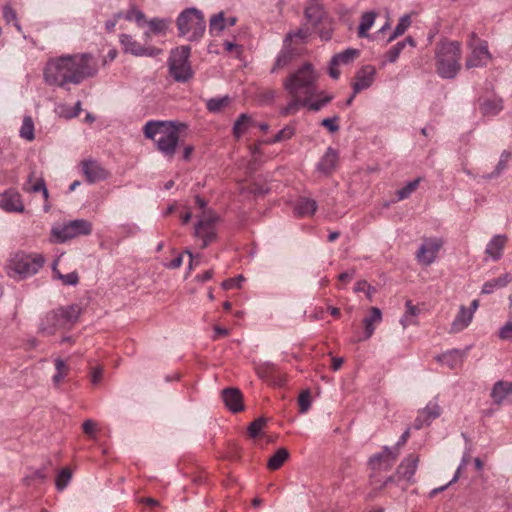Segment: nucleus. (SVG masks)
Instances as JSON below:
<instances>
[{"label":"nucleus","mask_w":512,"mask_h":512,"mask_svg":"<svg viewBox=\"0 0 512 512\" xmlns=\"http://www.w3.org/2000/svg\"><path fill=\"white\" fill-rule=\"evenodd\" d=\"M98 67L89 53L63 54L50 58L43 69L46 84L64 88L96 75Z\"/></svg>","instance_id":"obj_1"},{"label":"nucleus","mask_w":512,"mask_h":512,"mask_svg":"<svg viewBox=\"0 0 512 512\" xmlns=\"http://www.w3.org/2000/svg\"><path fill=\"white\" fill-rule=\"evenodd\" d=\"M187 128L186 124L178 121H148L143 133L151 139L157 149L167 157H172L176 151L179 134Z\"/></svg>","instance_id":"obj_2"},{"label":"nucleus","mask_w":512,"mask_h":512,"mask_svg":"<svg viewBox=\"0 0 512 512\" xmlns=\"http://www.w3.org/2000/svg\"><path fill=\"white\" fill-rule=\"evenodd\" d=\"M318 74L310 63H305L290 73L283 81V88L290 97L312 99Z\"/></svg>","instance_id":"obj_3"},{"label":"nucleus","mask_w":512,"mask_h":512,"mask_svg":"<svg viewBox=\"0 0 512 512\" xmlns=\"http://www.w3.org/2000/svg\"><path fill=\"white\" fill-rule=\"evenodd\" d=\"M461 44L457 41L442 42L436 51V68L442 78H454L461 68Z\"/></svg>","instance_id":"obj_4"},{"label":"nucleus","mask_w":512,"mask_h":512,"mask_svg":"<svg viewBox=\"0 0 512 512\" xmlns=\"http://www.w3.org/2000/svg\"><path fill=\"white\" fill-rule=\"evenodd\" d=\"M44 263L45 258L41 254L17 252L9 258L6 271L8 276L22 280L36 274Z\"/></svg>","instance_id":"obj_5"},{"label":"nucleus","mask_w":512,"mask_h":512,"mask_svg":"<svg viewBox=\"0 0 512 512\" xmlns=\"http://www.w3.org/2000/svg\"><path fill=\"white\" fill-rule=\"evenodd\" d=\"M177 26L180 34L188 40L202 37L206 27L203 14L195 8L184 10L177 19Z\"/></svg>","instance_id":"obj_6"},{"label":"nucleus","mask_w":512,"mask_h":512,"mask_svg":"<svg viewBox=\"0 0 512 512\" xmlns=\"http://www.w3.org/2000/svg\"><path fill=\"white\" fill-rule=\"evenodd\" d=\"M467 47L470 50L465 62L468 69L486 66L492 60L487 41L481 39L475 32L469 34Z\"/></svg>","instance_id":"obj_7"},{"label":"nucleus","mask_w":512,"mask_h":512,"mask_svg":"<svg viewBox=\"0 0 512 512\" xmlns=\"http://www.w3.org/2000/svg\"><path fill=\"white\" fill-rule=\"evenodd\" d=\"M92 232L91 222L85 219H76L64 224L53 226L51 235L55 242L63 243L81 235H90Z\"/></svg>","instance_id":"obj_8"},{"label":"nucleus","mask_w":512,"mask_h":512,"mask_svg":"<svg viewBox=\"0 0 512 512\" xmlns=\"http://www.w3.org/2000/svg\"><path fill=\"white\" fill-rule=\"evenodd\" d=\"M190 48L181 46L171 52L169 70L172 77L178 82H185L192 77L189 64Z\"/></svg>","instance_id":"obj_9"},{"label":"nucleus","mask_w":512,"mask_h":512,"mask_svg":"<svg viewBox=\"0 0 512 512\" xmlns=\"http://www.w3.org/2000/svg\"><path fill=\"white\" fill-rule=\"evenodd\" d=\"M218 220V216L212 211L202 212L201 218L196 223L194 231L195 238L202 241L201 248H206L216 240V224Z\"/></svg>","instance_id":"obj_10"},{"label":"nucleus","mask_w":512,"mask_h":512,"mask_svg":"<svg viewBox=\"0 0 512 512\" xmlns=\"http://www.w3.org/2000/svg\"><path fill=\"white\" fill-rule=\"evenodd\" d=\"M444 245L441 237H426L422 239L416 253V261L423 266L432 265L438 258V254Z\"/></svg>","instance_id":"obj_11"},{"label":"nucleus","mask_w":512,"mask_h":512,"mask_svg":"<svg viewBox=\"0 0 512 512\" xmlns=\"http://www.w3.org/2000/svg\"><path fill=\"white\" fill-rule=\"evenodd\" d=\"M148 40L145 39V43L141 44L136 41L131 35L122 34L120 36V43L123 46L125 53H130L134 56H155L160 51L147 44Z\"/></svg>","instance_id":"obj_12"},{"label":"nucleus","mask_w":512,"mask_h":512,"mask_svg":"<svg viewBox=\"0 0 512 512\" xmlns=\"http://www.w3.org/2000/svg\"><path fill=\"white\" fill-rule=\"evenodd\" d=\"M479 307V301L477 299L473 300L470 304V307L460 306L459 310L453 319L450 331L452 333H459L465 330L472 322L475 312Z\"/></svg>","instance_id":"obj_13"},{"label":"nucleus","mask_w":512,"mask_h":512,"mask_svg":"<svg viewBox=\"0 0 512 512\" xmlns=\"http://www.w3.org/2000/svg\"><path fill=\"white\" fill-rule=\"evenodd\" d=\"M442 408L437 398L432 399L427 405L418 411V415L414 421V428L421 429L424 426H429L435 419L440 417Z\"/></svg>","instance_id":"obj_14"},{"label":"nucleus","mask_w":512,"mask_h":512,"mask_svg":"<svg viewBox=\"0 0 512 512\" xmlns=\"http://www.w3.org/2000/svg\"><path fill=\"white\" fill-rule=\"evenodd\" d=\"M0 208L9 213L25 212L21 195L12 189L0 193Z\"/></svg>","instance_id":"obj_15"},{"label":"nucleus","mask_w":512,"mask_h":512,"mask_svg":"<svg viewBox=\"0 0 512 512\" xmlns=\"http://www.w3.org/2000/svg\"><path fill=\"white\" fill-rule=\"evenodd\" d=\"M82 172L88 183L102 181L109 174L101 162H82Z\"/></svg>","instance_id":"obj_16"},{"label":"nucleus","mask_w":512,"mask_h":512,"mask_svg":"<svg viewBox=\"0 0 512 512\" xmlns=\"http://www.w3.org/2000/svg\"><path fill=\"white\" fill-rule=\"evenodd\" d=\"M507 242H508V237L506 235H504V234L494 235L486 245V248H485L486 256L493 261L499 260L503 255V251H504V248H505Z\"/></svg>","instance_id":"obj_17"},{"label":"nucleus","mask_w":512,"mask_h":512,"mask_svg":"<svg viewBox=\"0 0 512 512\" xmlns=\"http://www.w3.org/2000/svg\"><path fill=\"white\" fill-rule=\"evenodd\" d=\"M376 70L371 65L362 67L355 76V82L353 83L354 94H357L361 90H364L371 86L374 81Z\"/></svg>","instance_id":"obj_18"},{"label":"nucleus","mask_w":512,"mask_h":512,"mask_svg":"<svg viewBox=\"0 0 512 512\" xmlns=\"http://www.w3.org/2000/svg\"><path fill=\"white\" fill-rule=\"evenodd\" d=\"M419 457L417 455H408L404 458L397 468L399 478L412 482L413 476L417 470Z\"/></svg>","instance_id":"obj_19"},{"label":"nucleus","mask_w":512,"mask_h":512,"mask_svg":"<svg viewBox=\"0 0 512 512\" xmlns=\"http://www.w3.org/2000/svg\"><path fill=\"white\" fill-rule=\"evenodd\" d=\"M222 398L225 406L236 413L243 410V397L240 390L236 388H227L222 392Z\"/></svg>","instance_id":"obj_20"},{"label":"nucleus","mask_w":512,"mask_h":512,"mask_svg":"<svg viewBox=\"0 0 512 512\" xmlns=\"http://www.w3.org/2000/svg\"><path fill=\"white\" fill-rule=\"evenodd\" d=\"M396 458L397 454L394 453L391 449L385 447L381 453L376 454L370 458V464L374 469L387 470L391 468Z\"/></svg>","instance_id":"obj_21"},{"label":"nucleus","mask_w":512,"mask_h":512,"mask_svg":"<svg viewBox=\"0 0 512 512\" xmlns=\"http://www.w3.org/2000/svg\"><path fill=\"white\" fill-rule=\"evenodd\" d=\"M464 356L465 355L462 351L454 349L438 356L437 360L442 365L447 366L450 369H456L462 365Z\"/></svg>","instance_id":"obj_22"},{"label":"nucleus","mask_w":512,"mask_h":512,"mask_svg":"<svg viewBox=\"0 0 512 512\" xmlns=\"http://www.w3.org/2000/svg\"><path fill=\"white\" fill-rule=\"evenodd\" d=\"M382 321V312L377 307L370 309V315L363 319L364 339H369L375 331V327Z\"/></svg>","instance_id":"obj_23"},{"label":"nucleus","mask_w":512,"mask_h":512,"mask_svg":"<svg viewBox=\"0 0 512 512\" xmlns=\"http://www.w3.org/2000/svg\"><path fill=\"white\" fill-rule=\"evenodd\" d=\"M512 395V382L498 381L492 388L491 397L497 404L502 403Z\"/></svg>","instance_id":"obj_24"},{"label":"nucleus","mask_w":512,"mask_h":512,"mask_svg":"<svg viewBox=\"0 0 512 512\" xmlns=\"http://www.w3.org/2000/svg\"><path fill=\"white\" fill-rule=\"evenodd\" d=\"M23 190L26 192H41L45 201L48 200L49 193L45 185V181L42 177H37L35 174H31L28 177L27 183L24 185Z\"/></svg>","instance_id":"obj_25"},{"label":"nucleus","mask_w":512,"mask_h":512,"mask_svg":"<svg viewBox=\"0 0 512 512\" xmlns=\"http://www.w3.org/2000/svg\"><path fill=\"white\" fill-rule=\"evenodd\" d=\"M254 125L255 121L253 118L250 115L243 113L236 119L233 125V135L239 139Z\"/></svg>","instance_id":"obj_26"},{"label":"nucleus","mask_w":512,"mask_h":512,"mask_svg":"<svg viewBox=\"0 0 512 512\" xmlns=\"http://www.w3.org/2000/svg\"><path fill=\"white\" fill-rule=\"evenodd\" d=\"M512 281V276L508 273L497 278L491 279L483 284L481 292L483 294H491L497 289L504 288Z\"/></svg>","instance_id":"obj_27"},{"label":"nucleus","mask_w":512,"mask_h":512,"mask_svg":"<svg viewBox=\"0 0 512 512\" xmlns=\"http://www.w3.org/2000/svg\"><path fill=\"white\" fill-rule=\"evenodd\" d=\"M376 17L377 13L374 11H368L362 14L358 27V36L360 38L368 37V31L374 25Z\"/></svg>","instance_id":"obj_28"},{"label":"nucleus","mask_w":512,"mask_h":512,"mask_svg":"<svg viewBox=\"0 0 512 512\" xmlns=\"http://www.w3.org/2000/svg\"><path fill=\"white\" fill-rule=\"evenodd\" d=\"M293 57L294 53L290 48V45L285 43V48L280 52V54L276 58V61L271 69V72H276L277 70L288 66L291 63Z\"/></svg>","instance_id":"obj_29"},{"label":"nucleus","mask_w":512,"mask_h":512,"mask_svg":"<svg viewBox=\"0 0 512 512\" xmlns=\"http://www.w3.org/2000/svg\"><path fill=\"white\" fill-rule=\"evenodd\" d=\"M316 209V201L308 198H301L295 206V211L300 216H311L315 213Z\"/></svg>","instance_id":"obj_30"},{"label":"nucleus","mask_w":512,"mask_h":512,"mask_svg":"<svg viewBox=\"0 0 512 512\" xmlns=\"http://www.w3.org/2000/svg\"><path fill=\"white\" fill-rule=\"evenodd\" d=\"M325 12L318 4H311L305 10V16L308 22L313 26H317L324 18Z\"/></svg>","instance_id":"obj_31"},{"label":"nucleus","mask_w":512,"mask_h":512,"mask_svg":"<svg viewBox=\"0 0 512 512\" xmlns=\"http://www.w3.org/2000/svg\"><path fill=\"white\" fill-rule=\"evenodd\" d=\"M288 458H289L288 450L286 448H279L268 460L267 467L270 470H277L284 464V462Z\"/></svg>","instance_id":"obj_32"},{"label":"nucleus","mask_w":512,"mask_h":512,"mask_svg":"<svg viewBox=\"0 0 512 512\" xmlns=\"http://www.w3.org/2000/svg\"><path fill=\"white\" fill-rule=\"evenodd\" d=\"M405 306V313L400 319V323L403 329H406L409 325L416 324L415 318L418 316L419 313L418 308L414 306L411 301H407Z\"/></svg>","instance_id":"obj_33"},{"label":"nucleus","mask_w":512,"mask_h":512,"mask_svg":"<svg viewBox=\"0 0 512 512\" xmlns=\"http://www.w3.org/2000/svg\"><path fill=\"white\" fill-rule=\"evenodd\" d=\"M291 101L281 109L280 113L283 116H289L292 114H295L301 106L308 105L309 99L308 98H302L299 96L291 97Z\"/></svg>","instance_id":"obj_34"},{"label":"nucleus","mask_w":512,"mask_h":512,"mask_svg":"<svg viewBox=\"0 0 512 512\" xmlns=\"http://www.w3.org/2000/svg\"><path fill=\"white\" fill-rule=\"evenodd\" d=\"M226 27V19L223 12L213 15L210 19V32L220 34Z\"/></svg>","instance_id":"obj_35"},{"label":"nucleus","mask_w":512,"mask_h":512,"mask_svg":"<svg viewBox=\"0 0 512 512\" xmlns=\"http://www.w3.org/2000/svg\"><path fill=\"white\" fill-rule=\"evenodd\" d=\"M56 373L53 375L52 380L55 385H60L63 379L68 374L67 364L60 358L55 360Z\"/></svg>","instance_id":"obj_36"},{"label":"nucleus","mask_w":512,"mask_h":512,"mask_svg":"<svg viewBox=\"0 0 512 512\" xmlns=\"http://www.w3.org/2000/svg\"><path fill=\"white\" fill-rule=\"evenodd\" d=\"M20 136L27 141L34 139V123L30 116L24 117L20 128Z\"/></svg>","instance_id":"obj_37"},{"label":"nucleus","mask_w":512,"mask_h":512,"mask_svg":"<svg viewBox=\"0 0 512 512\" xmlns=\"http://www.w3.org/2000/svg\"><path fill=\"white\" fill-rule=\"evenodd\" d=\"M358 51L355 49H347L339 54H336L333 59V65L347 64L355 59Z\"/></svg>","instance_id":"obj_38"},{"label":"nucleus","mask_w":512,"mask_h":512,"mask_svg":"<svg viewBox=\"0 0 512 512\" xmlns=\"http://www.w3.org/2000/svg\"><path fill=\"white\" fill-rule=\"evenodd\" d=\"M53 272L57 279L61 280L64 285H76L79 281L78 273L73 271L68 274H61L57 269L56 265L53 266Z\"/></svg>","instance_id":"obj_39"},{"label":"nucleus","mask_w":512,"mask_h":512,"mask_svg":"<svg viewBox=\"0 0 512 512\" xmlns=\"http://www.w3.org/2000/svg\"><path fill=\"white\" fill-rule=\"evenodd\" d=\"M421 178L414 179L407 183L406 186L397 191L398 200H404L408 198L418 187Z\"/></svg>","instance_id":"obj_40"},{"label":"nucleus","mask_w":512,"mask_h":512,"mask_svg":"<svg viewBox=\"0 0 512 512\" xmlns=\"http://www.w3.org/2000/svg\"><path fill=\"white\" fill-rule=\"evenodd\" d=\"M125 18L128 21H135L137 25L142 26L146 23V17L144 13L136 6H131L127 11Z\"/></svg>","instance_id":"obj_41"},{"label":"nucleus","mask_w":512,"mask_h":512,"mask_svg":"<svg viewBox=\"0 0 512 512\" xmlns=\"http://www.w3.org/2000/svg\"><path fill=\"white\" fill-rule=\"evenodd\" d=\"M319 99L317 101L312 102L311 99L308 102V105L305 107H308L312 111H318L322 107H324L327 103H329L333 96L330 94H326L324 92L319 93Z\"/></svg>","instance_id":"obj_42"},{"label":"nucleus","mask_w":512,"mask_h":512,"mask_svg":"<svg viewBox=\"0 0 512 512\" xmlns=\"http://www.w3.org/2000/svg\"><path fill=\"white\" fill-rule=\"evenodd\" d=\"M411 25V19L409 15H404L400 18L399 23L395 27V30L392 34V36L389 38V41H392L393 39L397 38L398 36H401L404 34V32L409 28Z\"/></svg>","instance_id":"obj_43"},{"label":"nucleus","mask_w":512,"mask_h":512,"mask_svg":"<svg viewBox=\"0 0 512 512\" xmlns=\"http://www.w3.org/2000/svg\"><path fill=\"white\" fill-rule=\"evenodd\" d=\"M230 99L228 97L213 98L207 101V108L211 112H219L228 106Z\"/></svg>","instance_id":"obj_44"},{"label":"nucleus","mask_w":512,"mask_h":512,"mask_svg":"<svg viewBox=\"0 0 512 512\" xmlns=\"http://www.w3.org/2000/svg\"><path fill=\"white\" fill-rule=\"evenodd\" d=\"M149 31L145 32L146 40L150 39L151 33L159 34L165 30V22L160 19H152L148 22Z\"/></svg>","instance_id":"obj_45"},{"label":"nucleus","mask_w":512,"mask_h":512,"mask_svg":"<svg viewBox=\"0 0 512 512\" xmlns=\"http://www.w3.org/2000/svg\"><path fill=\"white\" fill-rule=\"evenodd\" d=\"M266 426V420L264 418H258L253 421L248 427V434L252 438H256L263 432Z\"/></svg>","instance_id":"obj_46"},{"label":"nucleus","mask_w":512,"mask_h":512,"mask_svg":"<svg viewBox=\"0 0 512 512\" xmlns=\"http://www.w3.org/2000/svg\"><path fill=\"white\" fill-rule=\"evenodd\" d=\"M299 412L305 414L311 407V393L309 390H305L300 393L298 397Z\"/></svg>","instance_id":"obj_47"},{"label":"nucleus","mask_w":512,"mask_h":512,"mask_svg":"<svg viewBox=\"0 0 512 512\" xmlns=\"http://www.w3.org/2000/svg\"><path fill=\"white\" fill-rule=\"evenodd\" d=\"M294 133H295V128L293 126H291V125H287L283 129H281L275 135L274 139L271 140L270 142L275 143V142H281V141H284V140H288V139L292 138Z\"/></svg>","instance_id":"obj_48"},{"label":"nucleus","mask_w":512,"mask_h":512,"mask_svg":"<svg viewBox=\"0 0 512 512\" xmlns=\"http://www.w3.org/2000/svg\"><path fill=\"white\" fill-rule=\"evenodd\" d=\"M309 36V32L307 29H299L296 32H290L286 35L285 43L291 45L294 39H299L301 42H305Z\"/></svg>","instance_id":"obj_49"},{"label":"nucleus","mask_w":512,"mask_h":512,"mask_svg":"<svg viewBox=\"0 0 512 512\" xmlns=\"http://www.w3.org/2000/svg\"><path fill=\"white\" fill-rule=\"evenodd\" d=\"M71 476V472L68 469L61 470L56 478L57 489L63 490L70 482Z\"/></svg>","instance_id":"obj_50"},{"label":"nucleus","mask_w":512,"mask_h":512,"mask_svg":"<svg viewBox=\"0 0 512 512\" xmlns=\"http://www.w3.org/2000/svg\"><path fill=\"white\" fill-rule=\"evenodd\" d=\"M404 45V42H399L394 47H392L385 55L387 61L394 63L398 59L402 49L404 48Z\"/></svg>","instance_id":"obj_51"},{"label":"nucleus","mask_w":512,"mask_h":512,"mask_svg":"<svg viewBox=\"0 0 512 512\" xmlns=\"http://www.w3.org/2000/svg\"><path fill=\"white\" fill-rule=\"evenodd\" d=\"M499 338L512 341V320L507 321L499 330Z\"/></svg>","instance_id":"obj_52"},{"label":"nucleus","mask_w":512,"mask_h":512,"mask_svg":"<svg viewBox=\"0 0 512 512\" xmlns=\"http://www.w3.org/2000/svg\"><path fill=\"white\" fill-rule=\"evenodd\" d=\"M3 17L7 23H14L16 28L20 30L17 22L16 12L10 6H5L3 9Z\"/></svg>","instance_id":"obj_53"},{"label":"nucleus","mask_w":512,"mask_h":512,"mask_svg":"<svg viewBox=\"0 0 512 512\" xmlns=\"http://www.w3.org/2000/svg\"><path fill=\"white\" fill-rule=\"evenodd\" d=\"M83 431L91 438L96 437L97 423L91 419L86 420L82 425Z\"/></svg>","instance_id":"obj_54"},{"label":"nucleus","mask_w":512,"mask_h":512,"mask_svg":"<svg viewBox=\"0 0 512 512\" xmlns=\"http://www.w3.org/2000/svg\"><path fill=\"white\" fill-rule=\"evenodd\" d=\"M244 280L242 275H239L236 278H230L228 280H225L222 283V287L226 290L233 289V288H239L241 286L242 281Z\"/></svg>","instance_id":"obj_55"},{"label":"nucleus","mask_w":512,"mask_h":512,"mask_svg":"<svg viewBox=\"0 0 512 512\" xmlns=\"http://www.w3.org/2000/svg\"><path fill=\"white\" fill-rule=\"evenodd\" d=\"M337 117L333 118H325L322 120L321 124L326 127L330 132H336L339 129V126L337 124Z\"/></svg>","instance_id":"obj_56"},{"label":"nucleus","mask_w":512,"mask_h":512,"mask_svg":"<svg viewBox=\"0 0 512 512\" xmlns=\"http://www.w3.org/2000/svg\"><path fill=\"white\" fill-rule=\"evenodd\" d=\"M335 169L334 162H320L316 170L320 173L329 174Z\"/></svg>","instance_id":"obj_57"},{"label":"nucleus","mask_w":512,"mask_h":512,"mask_svg":"<svg viewBox=\"0 0 512 512\" xmlns=\"http://www.w3.org/2000/svg\"><path fill=\"white\" fill-rule=\"evenodd\" d=\"M103 376V368L102 367H95L92 369L91 372V381L93 384H98Z\"/></svg>","instance_id":"obj_58"},{"label":"nucleus","mask_w":512,"mask_h":512,"mask_svg":"<svg viewBox=\"0 0 512 512\" xmlns=\"http://www.w3.org/2000/svg\"><path fill=\"white\" fill-rule=\"evenodd\" d=\"M185 254H187L190 258V262H189V270H191L193 268V265H199L200 263V256L199 255H193L191 250L189 249H186L184 251Z\"/></svg>","instance_id":"obj_59"},{"label":"nucleus","mask_w":512,"mask_h":512,"mask_svg":"<svg viewBox=\"0 0 512 512\" xmlns=\"http://www.w3.org/2000/svg\"><path fill=\"white\" fill-rule=\"evenodd\" d=\"M224 48H225V50L227 52H234L235 51L237 55L241 53L240 47L237 44L233 43V42L226 41L224 43Z\"/></svg>","instance_id":"obj_60"},{"label":"nucleus","mask_w":512,"mask_h":512,"mask_svg":"<svg viewBox=\"0 0 512 512\" xmlns=\"http://www.w3.org/2000/svg\"><path fill=\"white\" fill-rule=\"evenodd\" d=\"M214 332H215V336L214 338H218V337H224V336H227L229 334V330L226 329V328H222V327H219V326H215L214 327Z\"/></svg>","instance_id":"obj_61"},{"label":"nucleus","mask_w":512,"mask_h":512,"mask_svg":"<svg viewBox=\"0 0 512 512\" xmlns=\"http://www.w3.org/2000/svg\"><path fill=\"white\" fill-rule=\"evenodd\" d=\"M212 275H213V272L211 270H208V271H205L204 273H202L200 275H197L196 279L201 281V282H205V281L210 280L212 278Z\"/></svg>","instance_id":"obj_62"},{"label":"nucleus","mask_w":512,"mask_h":512,"mask_svg":"<svg viewBox=\"0 0 512 512\" xmlns=\"http://www.w3.org/2000/svg\"><path fill=\"white\" fill-rule=\"evenodd\" d=\"M338 65H333V59L330 62L329 74L332 78L337 79L340 75V71L336 68Z\"/></svg>","instance_id":"obj_63"},{"label":"nucleus","mask_w":512,"mask_h":512,"mask_svg":"<svg viewBox=\"0 0 512 512\" xmlns=\"http://www.w3.org/2000/svg\"><path fill=\"white\" fill-rule=\"evenodd\" d=\"M183 263V257L182 255H179L178 257H176L175 259H173L170 264H169V267L172 268V269H176V268H179Z\"/></svg>","instance_id":"obj_64"}]
</instances>
